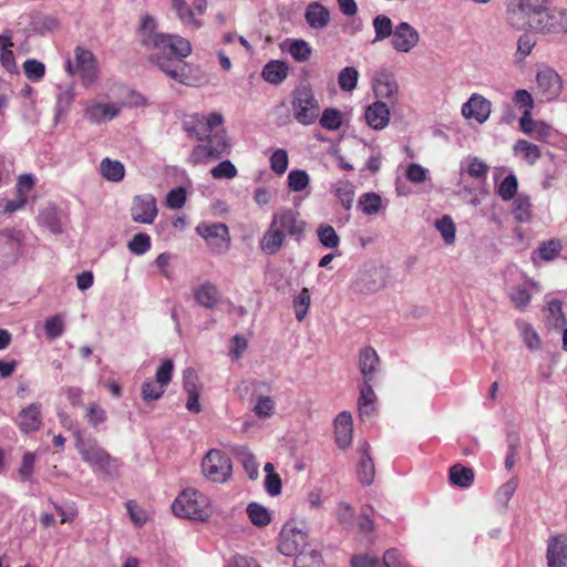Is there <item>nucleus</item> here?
Segmentation results:
<instances>
[{
	"label": "nucleus",
	"mask_w": 567,
	"mask_h": 567,
	"mask_svg": "<svg viewBox=\"0 0 567 567\" xmlns=\"http://www.w3.org/2000/svg\"><path fill=\"white\" fill-rule=\"evenodd\" d=\"M156 27L152 16H142L138 33L143 47L153 51L150 61L172 80L188 84L186 64L182 59L192 53L190 42L179 35L158 33Z\"/></svg>",
	"instance_id": "obj_1"
},
{
	"label": "nucleus",
	"mask_w": 567,
	"mask_h": 567,
	"mask_svg": "<svg viewBox=\"0 0 567 567\" xmlns=\"http://www.w3.org/2000/svg\"><path fill=\"white\" fill-rule=\"evenodd\" d=\"M183 128L188 137L200 142L189 154L190 164L198 165L230 153L231 146L221 113L188 114L183 118Z\"/></svg>",
	"instance_id": "obj_2"
},
{
	"label": "nucleus",
	"mask_w": 567,
	"mask_h": 567,
	"mask_svg": "<svg viewBox=\"0 0 567 567\" xmlns=\"http://www.w3.org/2000/svg\"><path fill=\"white\" fill-rule=\"evenodd\" d=\"M172 512L175 516L206 523L213 514V505L209 497L203 492L188 487L183 489L172 503Z\"/></svg>",
	"instance_id": "obj_3"
},
{
	"label": "nucleus",
	"mask_w": 567,
	"mask_h": 567,
	"mask_svg": "<svg viewBox=\"0 0 567 567\" xmlns=\"http://www.w3.org/2000/svg\"><path fill=\"white\" fill-rule=\"evenodd\" d=\"M295 120L305 126L313 124L320 114V104L309 84L298 85L291 95Z\"/></svg>",
	"instance_id": "obj_4"
},
{
	"label": "nucleus",
	"mask_w": 567,
	"mask_h": 567,
	"mask_svg": "<svg viewBox=\"0 0 567 567\" xmlns=\"http://www.w3.org/2000/svg\"><path fill=\"white\" fill-rule=\"evenodd\" d=\"M308 545V533L299 527L296 520L287 522L279 534L278 550L285 556H297L296 563L301 561V556Z\"/></svg>",
	"instance_id": "obj_5"
},
{
	"label": "nucleus",
	"mask_w": 567,
	"mask_h": 567,
	"mask_svg": "<svg viewBox=\"0 0 567 567\" xmlns=\"http://www.w3.org/2000/svg\"><path fill=\"white\" fill-rule=\"evenodd\" d=\"M66 72L78 74L84 86L92 85L99 76V63L92 51L76 47L74 49V63L68 59Z\"/></svg>",
	"instance_id": "obj_6"
},
{
	"label": "nucleus",
	"mask_w": 567,
	"mask_h": 567,
	"mask_svg": "<svg viewBox=\"0 0 567 567\" xmlns=\"http://www.w3.org/2000/svg\"><path fill=\"white\" fill-rule=\"evenodd\" d=\"M204 476L214 483H225L233 474L229 456L220 450L212 449L202 461Z\"/></svg>",
	"instance_id": "obj_7"
},
{
	"label": "nucleus",
	"mask_w": 567,
	"mask_h": 567,
	"mask_svg": "<svg viewBox=\"0 0 567 567\" xmlns=\"http://www.w3.org/2000/svg\"><path fill=\"white\" fill-rule=\"evenodd\" d=\"M196 233L205 239L214 254H225L230 247L229 230L223 223H200Z\"/></svg>",
	"instance_id": "obj_8"
},
{
	"label": "nucleus",
	"mask_w": 567,
	"mask_h": 567,
	"mask_svg": "<svg viewBox=\"0 0 567 567\" xmlns=\"http://www.w3.org/2000/svg\"><path fill=\"white\" fill-rule=\"evenodd\" d=\"M532 29L540 33H567V11L547 8L535 14Z\"/></svg>",
	"instance_id": "obj_9"
},
{
	"label": "nucleus",
	"mask_w": 567,
	"mask_h": 567,
	"mask_svg": "<svg viewBox=\"0 0 567 567\" xmlns=\"http://www.w3.org/2000/svg\"><path fill=\"white\" fill-rule=\"evenodd\" d=\"M75 445L83 461L90 466L102 471H107L111 466L113 461L112 457L97 444L95 440L84 439L78 435Z\"/></svg>",
	"instance_id": "obj_10"
},
{
	"label": "nucleus",
	"mask_w": 567,
	"mask_h": 567,
	"mask_svg": "<svg viewBox=\"0 0 567 567\" xmlns=\"http://www.w3.org/2000/svg\"><path fill=\"white\" fill-rule=\"evenodd\" d=\"M271 221L276 225L285 236H290L297 241L303 237L306 221L300 218L297 210L284 208L272 215Z\"/></svg>",
	"instance_id": "obj_11"
},
{
	"label": "nucleus",
	"mask_w": 567,
	"mask_h": 567,
	"mask_svg": "<svg viewBox=\"0 0 567 567\" xmlns=\"http://www.w3.org/2000/svg\"><path fill=\"white\" fill-rule=\"evenodd\" d=\"M537 93L545 101L556 100L563 90V81L560 75L551 68H544L536 75Z\"/></svg>",
	"instance_id": "obj_12"
},
{
	"label": "nucleus",
	"mask_w": 567,
	"mask_h": 567,
	"mask_svg": "<svg viewBox=\"0 0 567 567\" xmlns=\"http://www.w3.org/2000/svg\"><path fill=\"white\" fill-rule=\"evenodd\" d=\"M373 92L378 101L385 100L394 106L399 102V84L394 75L385 70L378 72L373 79Z\"/></svg>",
	"instance_id": "obj_13"
},
{
	"label": "nucleus",
	"mask_w": 567,
	"mask_h": 567,
	"mask_svg": "<svg viewBox=\"0 0 567 567\" xmlns=\"http://www.w3.org/2000/svg\"><path fill=\"white\" fill-rule=\"evenodd\" d=\"M420 41L417 30L408 22H400L394 27L391 35L392 49L399 53L411 52Z\"/></svg>",
	"instance_id": "obj_14"
},
{
	"label": "nucleus",
	"mask_w": 567,
	"mask_h": 567,
	"mask_svg": "<svg viewBox=\"0 0 567 567\" xmlns=\"http://www.w3.org/2000/svg\"><path fill=\"white\" fill-rule=\"evenodd\" d=\"M23 234L8 228L0 231V255L6 264H14L22 254Z\"/></svg>",
	"instance_id": "obj_15"
},
{
	"label": "nucleus",
	"mask_w": 567,
	"mask_h": 567,
	"mask_svg": "<svg viewBox=\"0 0 567 567\" xmlns=\"http://www.w3.org/2000/svg\"><path fill=\"white\" fill-rule=\"evenodd\" d=\"M157 216L156 199L151 194L135 196L131 207V217L140 224H152Z\"/></svg>",
	"instance_id": "obj_16"
},
{
	"label": "nucleus",
	"mask_w": 567,
	"mask_h": 567,
	"mask_svg": "<svg viewBox=\"0 0 567 567\" xmlns=\"http://www.w3.org/2000/svg\"><path fill=\"white\" fill-rule=\"evenodd\" d=\"M121 105L116 103L89 102L84 109V117L91 123L101 124L120 114Z\"/></svg>",
	"instance_id": "obj_17"
},
{
	"label": "nucleus",
	"mask_w": 567,
	"mask_h": 567,
	"mask_svg": "<svg viewBox=\"0 0 567 567\" xmlns=\"http://www.w3.org/2000/svg\"><path fill=\"white\" fill-rule=\"evenodd\" d=\"M462 115L465 118L475 120L477 123L483 124L491 115V102L484 96L474 93L462 105Z\"/></svg>",
	"instance_id": "obj_18"
},
{
	"label": "nucleus",
	"mask_w": 567,
	"mask_h": 567,
	"mask_svg": "<svg viewBox=\"0 0 567 567\" xmlns=\"http://www.w3.org/2000/svg\"><path fill=\"white\" fill-rule=\"evenodd\" d=\"M383 286L381 271L377 267L360 269L353 281V289L358 292L369 293L379 290Z\"/></svg>",
	"instance_id": "obj_19"
},
{
	"label": "nucleus",
	"mask_w": 567,
	"mask_h": 567,
	"mask_svg": "<svg viewBox=\"0 0 567 567\" xmlns=\"http://www.w3.org/2000/svg\"><path fill=\"white\" fill-rule=\"evenodd\" d=\"M546 557L548 567H567V537L564 535L550 537Z\"/></svg>",
	"instance_id": "obj_20"
},
{
	"label": "nucleus",
	"mask_w": 567,
	"mask_h": 567,
	"mask_svg": "<svg viewBox=\"0 0 567 567\" xmlns=\"http://www.w3.org/2000/svg\"><path fill=\"white\" fill-rule=\"evenodd\" d=\"M17 425L23 433L38 431L42 425L41 405L31 403L22 409L18 414Z\"/></svg>",
	"instance_id": "obj_21"
},
{
	"label": "nucleus",
	"mask_w": 567,
	"mask_h": 567,
	"mask_svg": "<svg viewBox=\"0 0 567 567\" xmlns=\"http://www.w3.org/2000/svg\"><path fill=\"white\" fill-rule=\"evenodd\" d=\"M364 118L367 124L373 130H383L390 122V109L385 102L375 101L367 106Z\"/></svg>",
	"instance_id": "obj_22"
},
{
	"label": "nucleus",
	"mask_w": 567,
	"mask_h": 567,
	"mask_svg": "<svg viewBox=\"0 0 567 567\" xmlns=\"http://www.w3.org/2000/svg\"><path fill=\"white\" fill-rule=\"evenodd\" d=\"M353 421L352 415L343 411L334 420V437L337 445L346 450L352 443Z\"/></svg>",
	"instance_id": "obj_23"
},
{
	"label": "nucleus",
	"mask_w": 567,
	"mask_h": 567,
	"mask_svg": "<svg viewBox=\"0 0 567 567\" xmlns=\"http://www.w3.org/2000/svg\"><path fill=\"white\" fill-rule=\"evenodd\" d=\"M370 445L368 442H360L358 452L360 461L358 466V477L363 485H370L374 478V463L369 454Z\"/></svg>",
	"instance_id": "obj_24"
},
{
	"label": "nucleus",
	"mask_w": 567,
	"mask_h": 567,
	"mask_svg": "<svg viewBox=\"0 0 567 567\" xmlns=\"http://www.w3.org/2000/svg\"><path fill=\"white\" fill-rule=\"evenodd\" d=\"M193 295L198 305L208 309L216 307L221 299V295L217 286L209 281H205L197 286L193 290Z\"/></svg>",
	"instance_id": "obj_25"
},
{
	"label": "nucleus",
	"mask_w": 567,
	"mask_h": 567,
	"mask_svg": "<svg viewBox=\"0 0 567 567\" xmlns=\"http://www.w3.org/2000/svg\"><path fill=\"white\" fill-rule=\"evenodd\" d=\"M506 20L516 30L532 29V12L524 8L519 1L508 4Z\"/></svg>",
	"instance_id": "obj_26"
},
{
	"label": "nucleus",
	"mask_w": 567,
	"mask_h": 567,
	"mask_svg": "<svg viewBox=\"0 0 567 567\" xmlns=\"http://www.w3.org/2000/svg\"><path fill=\"white\" fill-rule=\"evenodd\" d=\"M305 19L310 28L322 30L330 22V12L322 3L311 2L306 8Z\"/></svg>",
	"instance_id": "obj_27"
},
{
	"label": "nucleus",
	"mask_w": 567,
	"mask_h": 567,
	"mask_svg": "<svg viewBox=\"0 0 567 567\" xmlns=\"http://www.w3.org/2000/svg\"><path fill=\"white\" fill-rule=\"evenodd\" d=\"M285 238L282 231L271 221L260 239V249L267 255H275L282 248Z\"/></svg>",
	"instance_id": "obj_28"
},
{
	"label": "nucleus",
	"mask_w": 567,
	"mask_h": 567,
	"mask_svg": "<svg viewBox=\"0 0 567 567\" xmlns=\"http://www.w3.org/2000/svg\"><path fill=\"white\" fill-rule=\"evenodd\" d=\"M379 363L380 358L372 347H365L360 351L359 369L363 380H373L378 371Z\"/></svg>",
	"instance_id": "obj_29"
},
{
	"label": "nucleus",
	"mask_w": 567,
	"mask_h": 567,
	"mask_svg": "<svg viewBox=\"0 0 567 567\" xmlns=\"http://www.w3.org/2000/svg\"><path fill=\"white\" fill-rule=\"evenodd\" d=\"M372 380H363V383L360 386V396L358 400V409L360 417H368L372 414L374 410V402L377 400V395L371 385Z\"/></svg>",
	"instance_id": "obj_30"
},
{
	"label": "nucleus",
	"mask_w": 567,
	"mask_h": 567,
	"mask_svg": "<svg viewBox=\"0 0 567 567\" xmlns=\"http://www.w3.org/2000/svg\"><path fill=\"white\" fill-rule=\"evenodd\" d=\"M545 316L546 324L549 328L560 329L567 324V319L563 312V302L558 299L547 301Z\"/></svg>",
	"instance_id": "obj_31"
},
{
	"label": "nucleus",
	"mask_w": 567,
	"mask_h": 567,
	"mask_svg": "<svg viewBox=\"0 0 567 567\" xmlns=\"http://www.w3.org/2000/svg\"><path fill=\"white\" fill-rule=\"evenodd\" d=\"M261 75L270 84H280L288 76V65L282 61L272 60L264 66Z\"/></svg>",
	"instance_id": "obj_32"
},
{
	"label": "nucleus",
	"mask_w": 567,
	"mask_h": 567,
	"mask_svg": "<svg viewBox=\"0 0 567 567\" xmlns=\"http://www.w3.org/2000/svg\"><path fill=\"white\" fill-rule=\"evenodd\" d=\"M172 8L182 23L190 29H199L202 22L194 17V10L186 0H172Z\"/></svg>",
	"instance_id": "obj_33"
},
{
	"label": "nucleus",
	"mask_w": 567,
	"mask_h": 567,
	"mask_svg": "<svg viewBox=\"0 0 567 567\" xmlns=\"http://www.w3.org/2000/svg\"><path fill=\"white\" fill-rule=\"evenodd\" d=\"M100 173L106 181L117 183L124 178L125 167L120 161L106 157L100 164Z\"/></svg>",
	"instance_id": "obj_34"
},
{
	"label": "nucleus",
	"mask_w": 567,
	"mask_h": 567,
	"mask_svg": "<svg viewBox=\"0 0 567 567\" xmlns=\"http://www.w3.org/2000/svg\"><path fill=\"white\" fill-rule=\"evenodd\" d=\"M514 155L520 156L528 164H535L540 157V150L537 145L526 141L518 140L513 147Z\"/></svg>",
	"instance_id": "obj_35"
},
{
	"label": "nucleus",
	"mask_w": 567,
	"mask_h": 567,
	"mask_svg": "<svg viewBox=\"0 0 567 567\" xmlns=\"http://www.w3.org/2000/svg\"><path fill=\"white\" fill-rule=\"evenodd\" d=\"M450 481L453 485L467 488L473 484L474 472L470 467L455 464L450 468Z\"/></svg>",
	"instance_id": "obj_36"
},
{
	"label": "nucleus",
	"mask_w": 567,
	"mask_h": 567,
	"mask_svg": "<svg viewBox=\"0 0 567 567\" xmlns=\"http://www.w3.org/2000/svg\"><path fill=\"white\" fill-rule=\"evenodd\" d=\"M461 168H465L467 174L475 179H485L489 167L488 165L476 156H467L461 163Z\"/></svg>",
	"instance_id": "obj_37"
},
{
	"label": "nucleus",
	"mask_w": 567,
	"mask_h": 567,
	"mask_svg": "<svg viewBox=\"0 0 567 567\" xmlns=\"http://www.w3.org/2000/svg\"><path fill=\"white\" fill-rule=\"evenodd\" d=\"M513 215L519 223H528L532 218V203L527 195L518 194L513 198Z\"/></svg>",
	"instance_id": "obj_38"
},
{
	"label": "nucleus",
	"mask_w": 567,
	"mask_h": 567,
	"mask_svg": "<svg viewBox=\"0 0 567 567\" xmlns=\"http://www.w3.org/2000/svg\"><path fill=\"white\" fill-rule=\"evenodd\" d=\"M372 25L375 33L372 43H377L390 38L394 30L392 20L385 14H378L374 17Z\"/></svg>",
	"instance_id": "obj_39"
},
{
	"label": "nucleus",
	"mask_w": 567,
	"mask_h": 567,
	"mask_svg": "<svg viewBox=\"0 0 567 567\" xmlns=\"http://www.w3.org/2000/svg\"><path fill=\"white\" fill-rule=\"evenodd\" d=\"M39 221L54 234L62 233L60 216L56 207L53 205H50L40 210Z\"/></svg>",
	"instance_id": "obj_40"
},
{
	"label": "nucleus",
	"mask_w": 567,
	"mask_h": 567,
	"mask_svg": "<svg viewBox=\"0 0 567 567\" xmlns=\"http://www.w3.org/2000/svg\"><path fill=\"white\" fill-rule=\"evenodd\" d=\"M166 388L167 386L157 383L155 380L146 379L141 389L142 400L147 404L157 401L164 395Z\"/></svg>",
	"instance_id": "obj_41"
},
{
	"label": "nucleus",
	"mask_w": 567,
	"mask_h": 567,
	"mask_svg": "<svg viewBox=\"0 0 567 567\" xmlns=\"http://www.w3.org/2000/svg\"><path fill=\"white\" fill-rule=\"evenodd\" d=\"M265 477V489L270 496H278L281 493L282 483L278 473L275 471L272 463H266L264 466Z\"/></svg>",
	"instance_id": "obj_42"
},
{
	"label": "nucleus",
	"mask_w": 567,
	"mask_h": 567,
	"mask_svg": "<svg viewBox=\"0 0 567 567\" xmlns=\"http://www.w3.org/2000/svg\"><path fill=\"white\" fill-rule=\"evenodd\" d=\"M358 206L365 215L372 216L379 214L382 207V198L377 193H365L360 196Z\"/></svg>",
	"instance_id": "obj_43"
},
{
	"label": "nucleus",
	"mask_w": 567,
	"mask_h": 567,
	"mask_svg": "<svg viewBox=\"0 0 567 567\" xmlns=\"http://www.w3.org/2000/svg\"><path fill=\"white\" fill-rule=\"evenodd\" d=\"M333 193L346 210H350L354 199V188L350 182L339 181L333 186Z\"/></svg>",
	"instance_id": "obj_44"
},
{
	"label": "nucleus",
	"mask_w": 567,
	"mask_h": 567,
	"mask_svg": "<svg viewBox=\"0 0 567 567\" xmlns=\"http://www.w3.org/2000/svg\"><path fill=\"white\" fill-rule=\"evenodd\" d=\"M74 96H75V93H74V87L72 85H68L64 87L59 86V92L56 94V105H55L56 117L65 114L70 110V107L74 101Z\"/></svg>",
	"instance_id": "obj_45"
},
{
	"label": "nucleus",
	"mask_w": 567,
	"mask_h": 567,
	"mask_svg": "<svg viewBox=\"0 0 567 567\" xmlns=\"http://www.w3.org/2000/svg\"><path fill=\"white\" fill-rule=\"evenodd\" d=\"M247 515L250 522L258 527L267 526L271 522L269 511L258 503H250L247 506Z\"/></svg>",
	"instance_id": "obj_46"
},
{
	"label": "nucleus",
	"mask_w": 567,
	"mask_h": 567,
	"mask_svg": "<svg viewBox=\"0 0 567 567\" xmlns=\"http://www.w3.org/2000/svg\"><path fill=\"white\" fill-rule=\"evenodd\" d=\"M237 457L243 464L248 477L256 480L258 477V463L255 455L245 446L237 449Z\"/></svg>",
	"instance_id": "obj_47"
},
{
	"label": "nucleus",
	"mask_w": 567,
	"mask_h": 567,
	"mask_svg": "<svg viewBox=\"0 0 567 567\" xmlns=\"http://www.w3.org/2000/svg\"><path fill=\"white\" fill-rule=\"evenodd\" d=\"M359 80V72L353 66L343 68L338 74V84L341 91L352 92Z\"/></svg>",
	"instance_id": "obj_48"
},
{
	"label": "nucleus",
	"mask_w": 567,
	"mask_h": 567,
	"mask_svg": "<svg viewBox=\"0 0 567 567\" xmlns=\"http://www.w3.org/2000/svg\"><path fill=\"white\" fill-rule=\"evenodd\" d=\"M317 236L324 248L334 249L340 245V238L330 225L321 224L317 229Z\"/></svg>",
	"instance_id": "obj_49"
},
{
	"label": "nucleus",
	"mask_w": 567,
	"mask_h": 567,
	"mask_svg": "<svg viewBox=\"0 0 567 567\" xmlns=\"http://www.w3.org/2000/svg\"><path fill=\"white\" fill-rule=\"evenodd\" d=\"M516 327L520 332V336L523 337V340L527 348H529L530 350H536L540 347L539 336L528 322L524 320H517Z\"/></svg>",
	"instance_id": "obj_50"
},
{
	"label": "nucleus",
	"mask_w": 567,
	"mask_h": 567,
	"mask_svg": "<svg viewBox=\"0 0 567 567\" xmlns=\"http://www.w3.org/2000/svg\"><path fill=\"white\" fill-rule=\"evenodd\" d=\"M435 228L441 234L445 244L451 245L455 241L456 228L452 217L444 215L435 221Z\"/></svg>",
	"instance_id": "obj_51"
},
{
	"label": "nucleus",
	"mask_w": 567,
	"mask_h": 567,
	"mask_svg": "<svg viewBox=\"0 0 567 567\" xmlns=\"http://www.w3.org/2000/svg\"><path fill=\"white\" fill-rule=\"evenodd\" d=\"M293 309L296 319L301 322L308 313L310 303H311V297L310 292L307 288H303L295 298H293Z\"/></svg>",
	"instance_id": "obj_52"
},
{
	"label": "nucleus",
	"mask_w": 567,
	"mask_h": 567,
	"mask_svg": "<svg viewBox=\"0 0 567 567\" xmlns=\"http://www.w3.org/2000/svg\"><path fill=\"white\" fill-rule=\"evenodd\" d=\"M536 41L529 34H522L517 40V49L514 54V62L520 64L533 51Z\"/></svg>",
	"instance_id": "obj_53"
},
{
	"label": "nucleus",
	"mask_w": 567,
	"mask_h": 567,
	"mask_svg": "<svg viewBox=\"0 0 567 567\" xmlns=\"http://www.w3.org/2000/svg\"><path fill=\"white\" fill-rule=\"evenodd\" d=\"M509 299L518 310L524 311L530 302L532 293L525 286L518 285L511 290Z\"/></svg>",
	"instance_id": "obj_54"
},
{
	"label": "nucleus",
	"mask_w": 567,
	"mask_h": 567,
	"mask_svg": "<svg viewBox=\"0 0 567 567\" xmlns=\"http://www.w3.org/2000/svg\"><path fill=\"white\" fill-rule=\"evenodd\" d=\"M45 336L50 340H55L64 333V318L62 315H55L47 319L44 323Z\"/></svg>",
	"instance_id": "obj_55"
},
{
	"label": "nucleus",
	"mask_w": 567,
	"mask_h": 567,
	"mask_svg": "<svg viewBox=\"0 0 567 567\" xmlns=\"http://www.w3.org/2000/svg\"><path fill=\"white\" fill-rule=\"evenodd\" d=\"M320 125L329 131H337L342 125V114L337 109H327L320 117Z\"/></svg>",
	"instance_id": "obj_56"
},
{
	"label": "nucleus",
	"mask_w": 567,
	"mask_h": 567,
	"mask_svg": "<svg viewBox=\"0 0 567 567\" xmlns=\"http://www.w3.org/2000/svg\"><path fill=\"white\" fill-rule=\"evenodd\" d=\"M517 188H518V182H517L516 176L514 174H509L499 184L497 194L503 200L508 202V200L515 198Z\"/></svg>",
	"instance_id": "obj_57"
},
{
	"label": "nucleus",
	"mask_w": 567,
	"mask_h": 567,
	"mask_svg": "<svg viewBox=\"0 0 567 567\" xmlns=\"http://www.w3.org/2000/svg\"><path fill=\"white\" fill-rule=\"evenodd\" d=\"M127 247L136 256L144 255L151 249V237L145 233H138L128 241Z\"/></svg>",
	"instance_id": "obj_58"
},
{
	"label": "nucleus",
	"mask_w": 567,
	"mask_h": 567,
	"mask_svg": "<svg viewBox=\"0 0 567 567\" xmlns=\"http://www.w3.org/2000/svg\"><path fill=\"white\" fill-rule=\"evenodd\" d=\"M288 187L292 192H301L309 185L310 178L306 171L293 169L288 174Z\"/></svg>",
	"instance_id": "obj_59"
},
{
	"label": "nucleus",
	"mask_w": 567,
	"mask_h": 567,
	"mask_svg": "<svg viewBox=\"0 0 567 567\" xmlns=\"http://www.w3.org/2000/svg\"><path fill=\"white\" fill-rule=\"evenodd\" d=\"M215 179H231L238 174L236 166L228 159L221 161L210 169Z\"/></svg>",
	"instance_id": "obj_60"
},
{
	"label": "nucleus",
	"mask_w": 567,
	"mask_h": 567,
	"mask_svg": "<svg viewBox=\"0 0 567 567\" xmlns=\"http://www.w3.org/2000/svg\"><path fill=\"white\" fill-rule=\"evenodd\" d=\"M336 516L338 522L344 529H350L354 524V509L348 503L341 502L336 508Z\"/></svg>",
	"instance_id": "obj_61"
},
{
	"label": "nucleus",
	"mask_w": 567,
	"mask_h": 567,
	"mask_svg": "<svg viewBox=\"0 0 567 567\" xmlns=\"http://www.w3.org/2000/svg\"><path fill=\"white\" fill-rule=\"evenodd\" d=\"M311 47L305 40H293L289 47V53L298 62H306L310 59Z\"/></svg>",
	"instance_id": "obj_62"
},
{
	"label": "nucleus",
	"mask_w": 567,
	"mask_h": 567,
	"mask_svg": "<svg viewBox=\"0 0 567 567\" xmlns=\"http://www.w3.org/2000/svg\"><path fill=\"white\" fill-rule=\"evenodd\" d=\"M275 402L272 398L267 395H259L252 409L256 415L262 419L270 417L275 414Z\"/></svg>",
	"instance_id": "obj_63"
},
{
	"label": "nucleus",
	"mask_w": 567,
	"mask_h": 567,
	"mask_svg": "<svg viewBox=\"0 0 567 567\" xmlns=\"http://www.w3.org/2000/svg\"><path fill=\"white\" fill-rule=\"evenodd\" d=\"M23 71L30 81L37 82L44 76L45 65L35 59H29L23 63Z\"/></svg>",
	"instance_id": "obj_64"
}]
</instances>
